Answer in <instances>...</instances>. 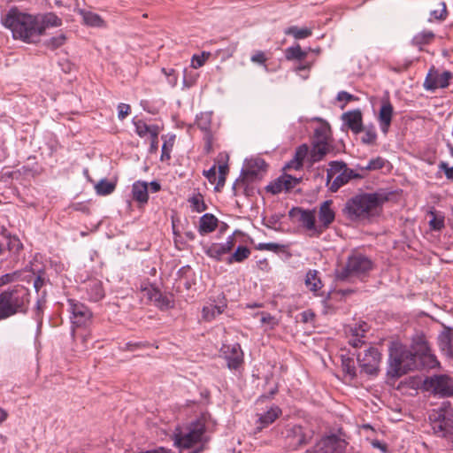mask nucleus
Instances as JSON below:
<instances>
[{
	"label": "nucleus",
	"instance_id": "obj_20",
	"mask_svg": "<svg viewBox=\"0 0 453 453\" xmlns=\"http://www.w3.org/2000/svg\"><path fill=\"white\" fill-rule=\"evenodd\" d=\"M85 291L89 300L98 302L104 296L102 282L98 280H89L85 283Z\"/></svg>",
	"mask_w": 453,
	"mask_h": 453
},
{
	"label": "nucleus",
	"instance_id": "obj_44",
	"mask_svg": "<svg viewBox=\"0 0 453 453\" xmlns=\"http://www.w3.org/2000/svg\"><path fill=\"white\" fill-rule=\"evenodd\" d=\"M285 33L293 35L296 39H303L311 35V30L308 28H299L294 26L288 27Z\"/></svg>",
	"mask_w": 453,
	"mask_h": 453
},
{
	"label": "nucleus",
	"instance_id": "obj_22",
	"mask_svg": "<svg viewBox=\"0 0 453 453\" xmlns=\"http://www.w3.org/2000/svg\"><path fill=\"white\" fill-rule=\"evenodd\" d=\"M218 219L211 213L203 214L199 220L198 232L201 235L213 232L218 226Z\"/></svg>",
	"mask_w": 453,
	"mask_h": 453
},
{
	"label": "nucleus",
	"instance_id": "obj_55",
	"mask_svg": "<svg viewBox=\"0 0 453 453\" xmlns=\"http://www.w3.org/2000/svg\"><path fill=\"white\" fill-rule=\"evenodd\" d=\"M19 273L18 272H14V273H6V274L1 276L0 277V287L14 281L19 277Z\"/></svg>",
	"mask_w": 453,
	"mask_h": 453
},
{
	"label": "nucleus",
	"instance_id": "obj_30",
	"mask_svg": "<svg viewBox=\"0 0 453 453\" xmlns=\"http://www.w3.org/2000/svg\"><path fill=\"white\" fill-rule=\"evenodd\" d=\"M281 414V411L279 407L273 406L271 407L265 414L261 415L259 418V422L261 424V427H265L272 423H273L279 416Z\"/></svg>",
	"mask_w": 453,
	"mask_h": 453
},
{
	"label": "nucleus",
	"instance_id": "obj_6",
	"mask_svg": "<svg viewBox=\"0 0 453 453\" xmlns=\"http://www.w3.org/2000/svg\"><path fill=\"white\" fill-rule=\"evenodd\" d=\"M372 269V262L368 257L353 252L349 256L346 265L337 270L336 277L340 280H347L352 277L366 275Z\"/></svg>",
	"mask_w": 453,
	"mask_h": 453
},
{
	"label": "nucleus",
	"instance_id": "obj_51",
	"mask_svg": "<svg viewBox=\"0 0 453 453\" xmlns=\"http://www.w3.org/2000/svg\"><path fill=\"white\" fill-rule=\"evenodd\" d=\"M336 99L339 102H344V104L341 106L342 109H344L346 104H348L349 102L358 100V98L357 96L349 94L347 91H340L337 94Z\"/></svg>",
	"mask_w": 453,
	"mask_h": 453
},
{
	"label": "nucleus",
	"instance_id": "obj_42",
	"mask_svg": "<svg viewBox=\"0 0 453 453\" xmlns=\"http://www.w3.org/2000/svg\"><path fill=\"white\" fill-rule=\"evenodd\" d=\"M153 297L156 305L161 309H167L172 306V300L167 296H165L158 291H155L153 296H150L151 299Z\"/></svg>",
	"mask_w": 453,
	"mask_h": 453
},
{
	"label": "nucleus",
	"instance_id": "obj_58",
	"mask_svg": "<svg viewBox=\"0 0 453 453\" xmlns=\"http://www.w3.org/2000/svg\"><path fill=\"white\" fill-rule=\"evenodd\" d=\"M439 168L444 172L448 180H453V166L450 167L447 163L441 162Z\"/></svg>",
	"mask_w": 453,
	"mask_h": 453
},
{
	"label": "nucleus",
	"instance_id": "obj_14",
	"mask_svg": "<svg viewBox=\"0 0 453 453\" xmlns=\"http://www.w3.org/2000/svg\"><path fill=\"white\" fill-rule=\"evenodd\" d=\"M267 165L262 158L251 159L248 162L246 168L242 170V176L249 179L250 181L261 179L263 173L266 171Z\"/></svg>",
	"mask_w": 453,
	"mask_h": 453
},
{
	"label": "nucleus",
	"instance_id": "obj_21",
	"mask_svg": "<svg viewBox=\"0 0 453 453\" xmlns=\"http://www.w3.org/2000/svg\"><path fill=\"white\" fill-rule=\"evenodd\" d=\"M309 147L307 144H302L296 150L295 156L287 165L286 168L300 170L303 167V160L308 157Z\"/></svg>",
	"mask_w": 453,
	"mask_h": 453
},
{
	"label": "nucleus",
	"instance_id": "obj_29",
	"mask_svg": "<svg viewBox=\"0 0 453 453\" xmlns=\"http://www.w3.org/2000/svg\"><path fill=\"white\" fill-rule=\"evenodd\" d=\"M203 250L208 257L217 261H220L222 256L227 253V248L225 249L220 243H211L209 246H204Z\"/></svg>",
	"mask_w": 453,
	"mask_h": 453
},
{
	"label": "nucleus",
	"instance_id": "obj_54",
	"mask_svg": "<svg viewBox=\"0 0 453 453\" xmlns=\"http://www.w3.org/2000/svg\"><path fill=\"white\" fill-rule=\"evenodd\" d=\"M130 111L131 107L129 104H119L118 105V118L123 120L130 113Z\"/></svg>",
	"mask_w": 453,
	"mask_h": 453
},
{
	"label": "nucleus",
	"instance_id": "obj_53",
	"mask_svg": "<svg viewBox=\"0 0 453 453\" xmlns=\"http://www.w3.org/2000/svg\"><path fill=\"white\" fill-rule=\"evenodd\" d=\"M210 53H203L202 55H194L191 61V65L193 68L197 69L203 66L209 58Z\"/></svg>",
	"mask_w": 453,
	"mask_h": 453
},
{
	"label": "nucleus",
	"instance_id": "obj_38",
	"mask_svg": "<svg viewBox=\"0 0 453 453\" xmlns=\"http://www.w3.org/2000/svg\"><path fill=\"white\" fill-rule=\"evenodd\" d=\"M248 181H250V180L249 179H244V177H242L241 180H237L233 187L234 195L242 193L247 196H251L253 194V188H250L248 186V184H247Z\"/></svg>",
	"mask_w": 453,
	"mask_h": 453
},
{
	"label": "nucleus",
	"instance_id": "obj_36",
	"mask_svg": "<svg viewBox=\"0 0 453 453\" xmlns=\"http://www.w3.org/2000/svg\"><path fill=\"white\" fill-rule=\"evenodd\" d=\"M306 56L307 52L303 51L299 44L293 47H289L285 50V57L288 60H303L306 58Z\"/></svg>",
	"mask_w": 453,
	"mask_h": 453
},
{
	"label": "nucleus",
	"instance_id": "obj_11",
	"mask_svg": "<svg viewBox=\"0 0 453 453\" xmlns=\"http://www.w3.org/2000/svg\"><path fill=\"white\" fill-rule=\"evenodd\" d=\"M68 310L71 312V320L74 327L87 326L92 319V312L83 303L74 300H68Z\"/></svg>",
	"mask_w": 453,
	"mask_h": 453
},
{
	"label": "nucleus",
	"instance_id": "obj_35",
	"mask_svg": "<svg viewBox=\"0 0 453 453\" xmlns=\"http://www.w3.org/2000/svg\"><path fill=\"white\" fill-rule=\"evenodd\" d=\"M115 188L116 184L114 182L108 181L105 179L101 180L95 186L96 192L99 196H108L115 190Z\"/></svg>",
	"mask_w": 453,
	"mask_h": 453
},
{
	"label": "nucleus",
	"instance_id": "obj_33",
	"mask_svg": "<svg viewBox=\"0 0 453 453\" xmlns=\"http://www.w3.org/2000/svg\"><path fill=\"white\" fill-rule=\"evenodd\" d=\"M342 367L349 380L356 378L357 369L353 358L347 356H342Z\"/></svg>",
	"mask_w": 453,
	"mask_h": 453
},
{
	"label": "nucleus",
	"instance_id": "obj_16",
	"mask_svg": "<svg viewBox=\"0 0 453 453\" xmlns=\"http://www.w3.org/2000/svg\"><path fill=\"white\" fill-rule=\"evenodd\" d=\"M289 216L293 219H296L306 229H316L314 211L296 207L290 210Z\"/></svg>",
	"mask_w": 453,
	"mask_h": 453
},
{
	"label": "nucleus",
	"instance_id": "obj_37",
	"mask_svg": "<svg viewBox=\"0 0 453 453\" xmlns=\"http://www.w3.org/2000/svg\"><path fill=\"white\" fill-rule=\"evenodd\" d=\"M188 202L191 204L192 211L196 212H203L206 211L207 206L204 203L203 196L201 193L194 194L189 199Z\"/></svg>",
	"mask_w": 453,
	"mask_h": 453
},
{
	"label": "nucleus",
	"instance_id": "obj_25",
	"mask_svg": "<svg viewBox=\"0 0 453 453\" xmlns=\"http://www.w3.org/2000/svg\"><path fill=\"white\" fill-rule=\"evenodd\" d=\"M332 203L331 200H326L319 207V219L325 228H327L335 218L334 211L331 208Z\"/></svg>",
	"mask_w": 453,
	"mask_h": 453
},
{
	"label": "nucleus",
	"instance_id": "obj_27",
	"mask_svg": "<svg viewBox=\"0 0 453 453\" xmlns=\"http://www.w3.org/2000/svg\"><path fill=\"white\" fill-rule=\"evenodd\" d=\"M319 272L316 270H310L306 273L305 286L313 293H317L322 288V282L319 277Z\"/></svg>",
	"mask_w": 453,
	"mask_h": 453
},
{
	"label": "nucleus",
	"instance_id": "obj_57",
	"mask_svg": "<svg viewBox=\"0 0 453 453\" xmlns=\"http://www.w3.org/2000/svg\"><path fill=\"white\" fill-rule=\"evenodd\" d=\"M250 60L256 64L265 65L267 60V58L265 57V54L263 51L258 50L254 55L251 56Z\"/></svg>",
	"mask_w": 453,
	"mask_h": 453
},
{
	"label": "nucleus",
	"instance_id": "obj_26",
	"mask_svg": "<svg viewBox=\"0 0 453 453\" xmlns=\"http://www.w3.org/2000/svg\"><path fill=\"white\" fill-rule=\"evenodd\" d=\"M148 185L145 181L138 180L132 186V197L140 204H145L148 202Z\"/></svg>",
	"mask_w": 453,
	"mask_h": 453
},
{
	"label": "nucleus",
	"instance_id": "obj_31",
	"mask_svg": "<svg viewBox=\"0 0 453 453\" xmlns=\"http://www.w3.org/2000/svg\"><path fill=\"white\" fill-rule=\"evenodd\" d=\"M331 129L329 126H321L315 129L311 143H330Z\"/></svg>",
	"mask_w": 453,
	"mask_h": 453
},
{
	"label": "nucleus",
	"instance_id": "obj_50",
	"mask_svg": "<svg viewBox=\"0 0 453 453\" xmlns=\"http://www.w3.org/2000/svg\"><path fill=\"white\" fill-rule=\"evenodd\" d=\"M259 250H269L273 252L281 251L284 249L283 245H280L274 242L259 243L257 247Z\"/></svg>",
	"mask_w": 453,
	"mask_h": 453
},
{
	"label": "nucleus",
	"instance_id": "obj_62",
	"mask_svg": "<svg viewBox=\"0 0 453 453\" xmlns=\"http://www.w3.org/2000/svg\"><path fill=\"white\" fill-rule=\"evenodd\" d=\"M44 285V279L41 276V275H38L35 279V281H34V287L35 288V290L38 292L40 290V288Z\"/></svg>",
	"mask_w": 453,
	"mask_h": 453
},
{
	"label": "nucleus",
	"instance_id": "obj_9",
	"mask_svg": "<svg viewBox=\"0 0 453 453\" xmlns=\"http://www.w3.org/2000/svg\"><path fill=\"white\" fill-rule=\"evenodd\" d=\"M426 390L443 397L453 395V379L448 375H434L427 377L424 381Z\"/></svg>",
	"mask_w": 453,
	"mask_h": 453
},
{
	"label": "nucleus",
	"instance_id": "obj_12",
	"mask_svg": "<svg viewBox=\"0 0 453 453\" xmlns=\"http://www.w3.org/2000/svg\"><path fill=\"white\" fill-rule=\"evenodd\" d=\"M452 78L453 75L449 71H444L440 73L433 67L425 79L424 88L431 91H434L437 88H445L449 85V81Z\"/></svg>",
	"mask_w": 453,
	"mask_h": 453
},
{
	"label": "nucleus",
	"instance_id": "obj_18",
	"mask_svg": "<svg viewBox=\"0 0 453 453\" xmlns=\"http://www.w3.org/2000/svg\"><path fill=\"white\" fill-rule=\"evenodd\" d=\"M342 119L354 134L363 132V117L360 110L344 112L342 115Z\"/></svg>",
	"mask_w": 453,
	"mask_h": 453
},
{
	"label": "nucleus",
	"instance_id": "obj_8",
	"mask_svg": "<svg viewBox=\"0 0 453 453\" xmlns=\"http://www.w3.org/2000/svg\"><path fill=\"white\" fill-rule=\"evenodd\" d=\"M204 432V424L200 421L191 423L186 431L177 428L173 434L174 445L182 449L191 448L201 441Z\"/></svg>",
	"mask_w": 453,
	"mask_h": 453
},
{
	"label": "nucleus",
	"instance_id": "obj_4",
	"mask_svg": "<svg viewBox=\"0 0 453 453\" xmlns=\"http://www.w3.org/2000/svg\"><path fill=\"white\" fill-rule=\"evenodd\" d=\"M418 355L406 346L393 342L389 348L388 375L398 378L418 367Z\"/></svg>",
	"mask_w": 453,
	"mask_h": 453
},
{
	"label": "nucleus",
	"instance_id": "obj_52",
	"mask_svg": "<svg viewBox=\"0 0 453 453\" xmlns=\"http://www.w3.org/2000/svg\"><path fill=\"white\" fill-rule=\"evenodd\" d=\"M283 178V185H285V190L289 191L290 189L294 188L299 182L300 179L292 177L288 174L282 175Z\"/></svg>",
	"mask_w": 453,
	"mask_h": 453
},
{
	"label": "nucleus",
	"instance_id": "obj_64",
	"mask_svg": "<svg viewBox=\"0 0 453 453\" xmlns=\"http://www.w3.org/2000/svg\"><path fill=\"white\" fill-rule=\"evenodd\" d=\"M149 450L150 453H173L171 449H165L164 447H158Z\"/></svg>",
	"mask_w": 453,
	"mask_h": 453
},
{
	"label": "nucleus",
	"instance_id": "obj_17",
	"mask_svg": "<svg viewBox=\"0 0 453 453\" xmlns=\"http://www.w3.org/2000/svg\"><path fill=\"white\" fill-rule=\"evenodd\" d=\"M288 438L291 440L289 446L292 447L293 450H296L308 444L312 438V434L311 432H304L301 426H294L291 430V434L288 435Z\"/></svg>",
	"mask_w": 453,
	"mask_h": 453
},
{
	"label": "nucleus",
	"instance_id": "obj_40",
	"mask_svg": "<svg viewBox=\"0 0 453 453\" xmlns=\"http://www.w3.org/2000/svg\"><path fill=\"white\" fill-rule=\"evenodd\" d=\"M434 38V34L432 31H422L413 37L412 42L415 45L420 46L423 44H428Z\"/></svg>",
	"mask_w": 453,
	"mask_h": 453
},
{
	"label": "nucleus",
	"instance_id": "obj_46",
	"mask_svg": "<svg viewBox=\"0 0 453 453\" xmlns=\"http://www.w3.org/2000/svg\"><path fill=\"white\" fill-rule=\"evenodd\" d=\"M364 135L361 140L365 144H374L377 139V134L374 127L364 128Z\"/></svg>",
	"mask_w": 453,
	"mask_h": 453
},
{
	"label": "nucleus",
	"instance_id": "obj_15",
	"mask_svg": "<svg viewBox=\"0 0 453 453\" xmlns=\"http://www.w3.org/2000/svg\"><path fill=\"white\" fill-rule=\"evenodd\" d=\"M222 350L227 361L228 368L238 369L243 362V353L240 344L224 345Z\"/></svg>",
	"mask_w": 453,
	"mask_h": 453
},
{
	"label": "nucleus",
	"instance_id": "obj_47",
	"mask_svg": "<svg viewBox=\"0 0 453 453\" xmlns=\"http://www.w3.org/2000/svg\"><path fill=\"white\" fill-rule=\"evenodd\" d=\"M447 8L444 2L439 4V8L431 12V19L436 20H444L447 17Z\"/></svg>",
	"mask_w": 453,
	"mask_h": 453
},
{
	"label": "nucleus",
	"instance_id": "obj_10",
	"mask_svg": "<svg viewBox=\"0 0 453 453\" xmlns=\"http://www.w3.org/2000/svg\"><path fill=\"white\" fill-rule=\"evenodd\" d=\"M361 372L369 375H376L380 363V353L378 349L370 347L364 353L357 355Z\"/></svg>",
	"mask_w": 453,
	"mask_h": 453
},
{
	"label": "nucleus",
	"instance_id": "obj_13",
	"mask_svg": "<svg viewBox=\"0 0 453 453\" xmlns=\"http://www.w3.org/2000/svg\"><path fill=\"white\" fill-rule=\"evenodd\" d=\"M343 447L341 440L334 434L323 437L309 453H342Z\"/></svg>",
	"mask_w": 453,
	"mask_h": 453
},
{
	"label": "nucleus",
	"instance_id": "obj_19",
	"mask_svg": "<svg viewBox=\"0 0 453 453\" xmlns=\"http://www.w3.org/2000/svg\"><path fill=\"white\" fill-rule=\"evenodd\" d=\"M394 108L388 98L383 99L379 112V121L381 131L387 134L392 121Z\"/></svg>",
	"mask_w": 453,
	"mask_h": 453
},
{
	"label": "nucleus",
	"instance_id": "obj_28",
	"mask_svg": "<svg viewBox=\"0 0 453 453\" xmlns=\"http://www.w3.org/2000/svg\"><path fill=\"white\" fill-rule=\"evenodd\" d=\"M428 215L431 217L428 224L429 227L433 231H441L445 226V217L442 213L437 212L432 209L428 211Z\"/></svg>",
	"mask_w": 453,
	"mask_h": 453
},
{
	"label": "nucleus",
	"instance_id": "obj_24",
	"mask_svg": "<svg viewBox=\"0 0 453 453\" xmlns=\"http://www.w3.org/2000/svg\"><path fill=\"white\" fill-rule=\"evenodd\" d=\"M135 131L140 137H145L149 135L150 139H153V143L158 142V127L157 126H149L142 120H137L134 122Z\"/></svg>",
	"mask_w": 453,
	"mask_h": 453
},
{
	"label": "nucleus",
	"instance_id": "obj_5",
	"mask_svg": "<svg viewBox=\"0 0 453 453\" xmlns=\"http://www.w3.org/2000/svg\"><path fill=\"white\" fill-rule=\"evenodd\" d=\"M361 178V174L349 168L342 161H331L326 170V185L331 192H336L352 179Z\"/></svg>",
	"mask_w": 453,
	"mask_h": 453
},
{
	"label": "nucleus",
	"instance_id": "obj_23",
	"mask_svg": "<svg viewBox=\"0 0 453 453\" xmlns=\"http://www.w3.org/2000/svg\"><path fill=\"white\" fill-rule=\"evenodd\" d=\"M332 145L330 143H311V150H309V159L311 163L322 160L324 157L330 152Z\"/></svg>",
	"mask_w": 453,
	"mask_h": 453
},
{
	"label": "nucleus",
	"instance_id": "obj_59",
	"mask_svg": "<svg viewBox=\"0 0 453 453\" xmlns=\"http://www.w3.org/2000/svg\"><path fill=\"white\" fill-rule=\"evenodd\" d=\"M203 174L211 183H214L217 179L216 165H213L208 171H204Z\"/></svg>",
	"mask_w": 453,
	"mask_h": 453
},
{
	"label": "nucleus",
	"instance_id": "obj_48",
	"mask_svg": "<svg viewBox=\"0 0 453 453\" xmlns=\"http://www.w3.org/2000/svg\"><path fill=\"white\" fill-rule=\"evenodd\" d=\"M283 178L280 176L276 180L269 184L266 189L273 195L279 194L285 190V185H283Z\"/></svg>",
	"mask_w": 453,
	"mask_h": 453
},
{
	"label": "nucleus",
	"instance_id": "obj_49",
	"mask_svg": "<svg viewBox=\"0 0 453 453\" xmlns=\"http://www.w3.org/2000/svg\"><path fill=\"white\" fill-rule=\"evenodd\" d=\"M66 37L64 34H60L57 36L50 38L47 42L46 46L51 50H55L62 46L65 42Z\"/></svg>",
	"mask_w": 453,
	"mask_h": 453
},
{
	"label": "nucleus",
	"instance_id": "obj_56",
	"mask_svg": "<svg viewBox=\"0 0 453 453\" xmlns=\"http://www.w3.org/2000/svg\"><path fill=\"white\" fill-rule=\"evenodd\" d=\"M162 72L167 76L168 82L171 86L173 87L177 84V76L174 69L162 68Z\"/></svg>",
	"mask_w": 453,
	"mask_h": 453
},
{
	"label": "nucleus",
	"instance_id": "obj_1",
	"mask_svg": "<svg viewBox=\"0 0 453 453\" xmlns=\"http://www.w3.org/2000/svg\"><path fill=\"white\" fill-rule=\"evenodd\" d=\"M2 24L12 33L14 39L25 42H35L49 27H58L62 20L52 12L32 15L20 12L18 8H11L1 16Z\"/></svg>",
	"mask_w": 453,
	"mask_h": 453
},
{
	"label": "nucleus",
	"instance_id": "obj_43",
	"mask_svg": "<svg viewBox=\"0 0 453 453\" xmlns=\"http://www.w3.org/2000/svg\"><path fill=\"white\" fill-rule=\"evenodd\" d=\"M84 22L91 27H101L104 23L101 17L94 12H87L83 13Z\"/></svg>",
	"mask_w": 453,
	"mask_h": 453
},
{
	"label": "nucleus",
	"instance_id": "obj_7",
	"mask_svg": "<svg viewBox=\"0 0 453 453\" xmlns=\"http://www.w3.org/2000/svg\"><path fill=\"white\" fill-rule=\"evenodd\" d=\"M434 433L444 438L453 437V410L449 403L443 405L429 416Z\"/></svg>",
	"mask_w": 453,
	"mask_h": 453
},
{
	"label": "nucleus",
	"instance_id": "obj_34",
	"mask_svg": "<svg viewBox=\"0 0 453 453\" xmlns=\"http://www.w3.org/2000/svg\"><path fill=\"white\" fill-rule=\"evenodd\" d=\"M366 331V324L361 325L359 328H350L353 339L349 341V344L354 348H359L364 342L361 340L365 336Z\"/></svg>",
	"mask_w": 453,
	"mask_h": 453
},
{
	"label": "nucleus",
	"instance_id": "obj_60",
	"mask_svg": "<svg viewBox=\"0 0 453 453\" xmlns=\"http://www.w3.org/2000/svg\"><path fill=\"white\" fill-rule=\"evenodd\" d=\"M225 249L227 248V253L232 250L235 244V239L233 235L229 236L225 243H220Z\"/></svg>",
	"mask_w": 453,
	"mask_h": 453
},
{
	"label": "nucleus",
	"instance_id": "obj_61",
	"mask_svg": "<svg viewBox=\"0 0 453 453\" xmlns=\"http://www.w3.org/2000/svg\"><path fill=\"white\" fill-rule=\"evenodd\" d=\"M208 115H205V119L202 117L198 121L197 125L198 127L203 130H207L209 128V120H208Z\"/></svg>",
	"mask_w": 453,
	"mask_h": 453
},
{
	"label": "nucleus",
	"instance_id": "obj_41",
	"mask_svg": "<svg viewBox=\"0 0 453 453\" xmlns=\"http://www.w3.org/2000/svg\"><path fill=\"white\" fill-rule=\"evenodd\" d=\"M225 306L210 305L203 307V316L206 320L213 319L216 315L221 314L224 311Z\"/></svg>",
	"mask_w": 453,
	"mask_h": 453
},
{
	"label": "nucleus",
	"instance_id": "obj_63",
	"mask_svg": "<svg viewBox=\"0 0 453 453\" xmlns=\"http://www.w3.org/2000/svg\"><path fill=\"white\" fill-rule=\"evenodd\" d=\"M165 158L166 159L170 158V149L167 147L166 143L165 142L162 146L161 160H164Z\"/></svg>",
	"mask_w": 453,
	"mask_h": 453
},
{
	"label": "nucleus",
	"instance_id": "obj_2",
	"mask_svg": "<svg viewBox=\"0 0 453 453\" xmlns=\"http://www.w3.org/2000/svg\"><path fill=\"white\" fill-rule=\"evenodd\" d=\"M387 200V196L381 193H361L346 202L342 212L352 221L370 219L380 214Z\"/></svg>",
	"mask_w": 453,
	"mask_h": 453
},
{
	"label": "nucleus",
	"instance_id": "obj_39",
	"mask_svg": "<svg viewBox=\"0 0 453 453\" xmlns=\"http://www.w3.org/2000/svg\"><path fill=\"white\" fill-rule=\"evenodd\" d=\"M250 255V250L245 246H239L233 255L228 258L227 263L232 264L233 262H242Z\"/></svg>",
	"mask_w": 453,
	"mask_h": 453
},
{
	"label": "nucleus",
	"instance_id": "obj_32",
	"mask_svg": "<svg viewBox=\"0 0 453 453\" xmlns=\"http://www.w3.org/2000/svg\"><path fill=\"white\" fill-rule=\"evenodd\" d=\"M439 346L446 356H452L453 351L451 346V333L449 330L444 331L440 334Z\"/></svg>",
	"mask_w": 453,
	"mask_h": 453
},
{
	"label": "nucleus",
	"instance_id": "obj_45",
	"mask_svg": "<svg viewBox=\"0 0 453 453\" xmlns=\"http://www.w3.org/2000/svg\"><path fill=\"white\" fill-rule=\"evenodd\" d=\"M386 160L381 157H377L369 161L367 165L362 167L363 170L366 171H375L382 169L385 166Z\"/></svg>",
	"mask_w": 453,
	"mask_h": 453
},
{
	"label": "nucleus",
	"instance_id": "obj_3",
	"mask_svg": "<svg viewBox=\"0 0 453 453\" xmlns=\"http://www.w3.org/2000/svg\"><path fill=\"white\" fill-rule=\"evenodd\" d=\"M29 291L15 286L0 293V321L19 313H26L29 304Z\"/></svg>",
	"mask_w": 453,
	"mask_h": 453
}]
</instances>
